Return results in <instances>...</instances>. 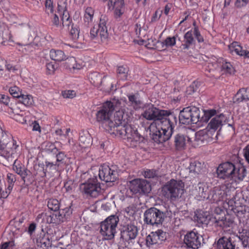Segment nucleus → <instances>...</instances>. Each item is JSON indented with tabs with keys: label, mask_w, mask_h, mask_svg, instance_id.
<instances>
[{
	"label": "nucleus",
	"mask_w": 249,
	"mask_h": 249,
	"mask_svg": "<svg viewBox=\"0 0 249 249\" xmlns=\"http://www.w3.org/2000/svg\"><path fill=\"white\" fill-rule=\"evenodd\" d=\"M166 218V212L151 207L144 213V222L147 225L158 226L161 225Z\"/></svg>",
	"instance_id": "9d476101"
},
{
	"label": "nucleus",
	"mask_w": 249,
	"mask_h": 249,
	"mask_svg": "<svg viewBox=\"0 0 249 249\" xmlns=\"http://www.w3.org/2000/svg\"><path fill=\"white\" fill-rule=\"evenodd\" d=\"M128 98L129 102L131 106H133L134 107L141 104V101H140L138 95L134 94L129 95L128 96Z\"/></svg>",
	"instance_id": "79ce46f5"
},
{
	"label": "nucleus",
	"mask_w": 249,
	"mask_h": 249,
	"mask_svg": "<svg viewBox=\"0 0 249 249\" xmlns=\"http://www.w3.org/2000/svg\"><path fill=\"white\" fill-rule=\"evenodd\" d=\"M40 243L41 244V247L44 245V247H48L51 246V243L50 242L49 238H43L40 240Z\"/></svg>",
	"instance_id": "69168bd1"
},
{
	"label": "nucleus",
	"mask_w": 249,
	"mask_h": 249,
	"mask_svg": "<svg viewBox=\"0 0 249 249\" xmlns=\"http://www.w3.org/2000/svg\"><path fill=\"white\" fill-rule=\"evenodd\" d=\"M184 184L181 180L171 179L163 187V194L171 201H176L184 193Z\"/></svg>",
	"instance_id": "0eeeda50"
},
{
	"label": "nucleus",
	"mask_w": 249,
	"mask_h": 249,
	"mask_svg": "<svg viewBox=\"0 0 249 249\" xmlns=\"http://www.w3.org/2000/svg\"><path fill=\"white\" fill-rule=\"evenodd\" d=\"M158 175V172L155 170L147 169L144 171L143 176L146 178H153L157 176Z\"/></svg>",
	"instance_id": "49530a36"
},
{
	"label": "nucleus",
	"mask_w": 249,
	"mask_h": 249,
	"mask_svg": "<svg viewBox=\"0 0 249 249\" xmlns=\"http://www.w3.org/2000/svg\"><path fill=\"white\" fill-rule=\"evenodd\" d=\"M79 141L81 146L84 147L89 146L91 142V138L89 134L81 135L79 137Z\"/></svg>",
	"instance_id": "c9c22d12"
},
{
	"label": "nucleus",
	"mask_w": 249,
	"mask_h": 249,
	"mask_svg": "<svg viewBox=\"0 0 249 249\" xmlns=\"http://www.w3.org/2000/svg\"><path fill=\"white\" fill-rule=\"evenodd\" d=\"M224 190L215 188L210 191L208 196V199L212 203L217 202L224 199Z\"/></svg>",
	"instance_id": "4be33fe9"
},
{
	"label": "nucleus",
	"mask_w": 249,
	"mask_h": 249,
	"mask_svg": "<svg viewBox=\"0 0 249 249\" xmlns=\"http://www.w3.org/2000/svg\"><path fill=\"white\" fill-rule=\"evenodd\" d=\"M194 35H195L197 41L199 42H201L204 41L203 38L200 35V33L197 27L194 28Z\"/></svg>",
	"instance_id": "052dcab7"
},
{
	"label": "nucleus",
	"mask_w": 249,
	"mask_h": 249,
	"mask_svg": "<svg viewBox=\"0 0 249 249\" xmlns=\"http://www.w3.org/2000/svg\"><path fill=\"white\" fill-rule=\"evenodd\" d=\"M164 43L166 46H174L176 43V38L174 36H173L172 37H168L166 38V39L165 40Z\"/></svg>",
	"instance_id": "13d9d810"
},
{
	"label": "nucleus",
	"mask_w": 249,
	"mask_h": 249,
	"mask_svg": "<svg viewBox=\"0 0 249 249\" xmlns=\"http://www.w3.org/2000/svg\"><path fill=\"white\" fill-rule=\"evenodd\" d=\"M239 239V245L241 242L244 248H246L249 245V230L243 229L241 232H239V235H237Z\"/></svg>",
	"instance_id": "7c9ffc66"
},
{
	"label": "nucleus",
	"mask_w": 249,
	"mask_h": 249,
	"mask_svg": "<svg viewBox=\"0 0 249 249\" xmlns=\"http://www.w3.org/2000/svg\"><path fill=\"white\" fill-rule=\"evenodd\" d=\"M247 173L246 169L242 165H235V171H234L231 179L235 181L243 180L246 177Z\"/></svg>",
	"instance_id": "a878e982"
},
{
	"label": "nucleus",
	"mask_w": 249,
	"mask_h": 249,
	"mask_svg": "<svg viewBox=\"0 0 249 249\" xmlns=\"http://www.w3.org/2000/svg\"><path fill=\"white\" fill-rule=\"evenodd\" d=\"M138 231V227L133 224L124 226L121 231V238L125 242H129L136 238Z\"/></svg>",
	"instance_id": "f3484780"
},
{
	"label": "nucleus",
	"mask_w": 249,
	"mask_h": 249,
	"mask_svg": "<svg viewBox=\"0 0 249 249\" xmlns=\"http://www.w3.org/2000/svg\"><path fill=\"white\" fill-rule=\"evenodd\" d=\"M56 214H57V218H58V224L61 223L62 222H64V221L65 219L66 214L64 213V211H61L59 212L56 211L55 212Z\"/></svg>",
	"instance_id": "603ef678"
},
{
	"label": "nucleus",
	"mask_w": 249,
	"mask_h": 249,
	"mask_svg": "<svg viewBox=\"0 0 249 249\" xmlns=\"http://www.w3.org/2000/svg\"><path fill=\"white\" fill-rule=\"evenodd\" d=\"M234 103L249 101V89L246 88L240 89L233 99Z\"/></svg>",
	"instance_id": "b1692460"
},
{
	"label": "nucleus",
	"mask_w": 249,
	"mask_h": 249,
	"mask_svg": "<svg viewBox=\"0 0 249 249\" xmlns=\"http://www.w3.org/2000/svg\"><path fill=\"white\" fill-rule=\"evenodd\" d=\"M89 78L90 83L94 86H97L102 84V76L97 72L91 73Z\"/></svg>",
	"instance_id": "2f4dec72"
},
{
	"label": "nucleus",
	"mask_w": 249,
	"mask_h": 249,
	"mask_svg": "<svg viewBox=\"0 0 249 249\" xmlns=\"http://www.w3.org/2000/svg\"><path fill=\"white\" fill-rule=\"evenodd\" d=\"M142 116L147 120L156 121L150 124V129L156 124L160 125V130L158 129L153 134V140L155 142L163 143L171 138L177 124V116L175 114L167 110L159 109L152 105L145 108Z\"/></svg>",
	"instance_id": "f257e3e1"
},
{
	"label": "nucleus",
	"mask_w": 249,
	"mask_h": 249,
	"mask_svg": "<svg viewBox=\"0 0 249 249\" xmlns=\"http://www.w3.org/2000/svg\"><path fill=\"white\" fill-rule=\"evenodd\" d=\"M148 28L147 25H145L143 23H141L139 21L135 25V30L136 35L140 38L144 37L147 34Z\"/></svg>",
	"instance_id": "c756f323"
},
{
	"label": "nucleus",
	"mask_w": 249,
	"mask_h": 249,
	"mask_svg": "<svg viewBox=\"0 0 249 249\" xmlns=\"http://www.w3.org/2000/svg\"><path fill=\"white\" fill-rule=\"evenodd\" d=\"M120 102L119 101H107L101 108L96 113L98 122H102L105 128H108V123L110 121V116L114 110L119 107Z\"/></svg>",
	"instance_id": "6e6552de"
},
{
	"label": "nucleus",
	"mask_w": 249,
	"mask_h": 249,
	"mask_svg": "<svg viewBox=\"0 0 249 249\" xmlns=\"http://www.w3.org/2000/svg\"><path fill=\"white\" fill-rule=\"evenodd\" d=\"M195 40L191 31L187 32L184 36L183 43L182 44L183 49L188 50L195 44Z\"/></svg>",
	"instance_id": "c85d7f7f"
},
{
	"label": "nucleus",
	"mask_w": 249,
	"mask_h": 249,
	"mask_svg": "<svg viewBox=\"0 0 249 249\" xmlns=\"http://www.w3.org/2000/svg\"><path fill=\"white\" fill-rule=\"evenodd\" d=\"M100 0L105 2L107 0ZM108 6L109 9H115V14L118 17H120L124 13V0H109Z\"/></svg>",
	"instance_id": "aec40b11"
},
{
	"label": "nucleus",
	"mask_w": 249,
	"mask_h": 249,
	"mask_svg": "<svg viewBox=\"0 0 249 249\" xmlns=\"http://www.w3.org/2000/svg\"><path fill=\"white\" fill-rule=\"evenodd\" d=\"M18 148V145H17L13 140L6 144L5 148L1 151V156L7 160L8 164L13 163V170L21 177L24 184H26L27 181L26 178L31 176L32 174L24 165L18 162L17 158L19 155Z\"/></svg>",
	"instance_id": "7ed1b4c3"
},
{
	"label": "nucleus",
	"mask_w": 249,
	"mask_h": 249,
	"mask_svg": "<svg viewBox=\"0 0 249 249\" xmlns=\"http://www.w3.org/2000/svg\"><path fill=\"white\" fill-rule=\"evenodd\" d=\"M46 69L49 74H52L55 70L56 66L54 63L50 62L46 64Z\"/></svg>",
	"instance_id": "864d4df0"
},
{
	"label": "nucleus",
	"mask_w": 249,
	"mask_h": 249,
	"mask_svg": "<svg viewBox=\"0 0 249 249\" xmlns=\"http://www.w3.org/2000/svg\"><path fill=\"white\" fill-rule=\"evenodd\" d=\"M9 91L14 98H19L20 97V95H21L19 89L16 86L10 88L9 89Z\"/></svg>",
	"instance_id": "c03bdc74"
},
{
	"label": "nucleus",
	"mask_w": 249,
	"mask_h": 249,
	"mask_svg": "<svg viewBox=\"0 0 249 249\" xmlns=\"http://www.w3.org/2000/svg\"><path fill=\"white\" fill-rule=\"evenodd\" d=\"M249 2V0H236L235 6L237 8H241L245 6Z\"/></svg>",
	"instance_id": "bf43d9fd"
},
{
	"label": "nucleus",
	"mask_w": 249,
	"mask_h": 249,
	"mask_svg": "<svg viewBox=\"0 0 249 249\" xmlns=\"http://www.w3.org/2000/svg\"><path fill=\"white\" fill-rule=\"evenodd\" d=\"M146 242L148 246L161 244L157 235V232H151V233L146 237Z\"/></svg>",
	"instance_id": "473e14b6"
},
{
	"label": "nucleus",
	"mask_w": 249,
	"mask_h": 249,
	"mask_svg": "<svg viewBox=\"0 0 249 249\" xmlns=\"http://www.w3.org/2000/svg\"><path fill=\"white\" fill-rule=\"evenodd\" d=\"M235 171V165L231 162H226L220 164L217 168L218 177L220 178H232Z\"/></svg>",
	"instance_id": "2eb2a0df"
},
{
	"label": "nucleus",
	"mask_w": 249,
	"mask_h": 249,
	"mask_svg": "<svg viewBox=\"0 0 249 249\" xmlns=\"http://www.w3.org/2000/svg\"><path fill=\"white\" fill-rule=\"evenodd\" d=\"M229 50L231 53H235L239 55L249 58V52L243 50L242 47L237 42H233L229 45Z\"/></svg>",
	"instance_id": "5701e85b"
},
{
	"label": "nucleus",
	"mask_w": 249,
	"mask_h": 249,
	"mask_svg": "<svg viewBox=\"0 0 249 249\" xmlns=\"http://www.w3.org/2000/svg\"><path fill=\"white\" fill-rule=\"evenodd\" d=\"M119 107L116 109L113 117L110 118L108 123V128L106 129L110 134L119 135L126 140V142L130 147H135L142 142L144 138L142 136L137 129L128 124V115L123 109Z\"/></svg>",
	"instance_id": "f03ea898"
},
{
	"label": "nucleus",
	"mask_w": 249,
	"mask_h": 249,
	"mask_svg": "<svg viewBox=\"0 0 249 249\" xmlns=\"http://www.w3.org/2000/svg\"><path fill=\"white\" fill-rule=\"evenodd\" d=\"M56 162H61L63 163L64 160L66 157V155L63 152H59L58 154H56Z\"/></svg>",
	"instance_id": "6e6d98bb"
},
{
	"label": "nucleus",
	"mask_w": 249,
	"mask_h": 249,
	"mask_svg": "<svg viewBox=\"0 0 249 249\" xmlns=\"http://www.w3.org/2000/svg\"><path fill=\"white\" fill-rule=\"evenodd\" d=\"M221 68L222 70L230 74L232 73L234 71L233 67L229 62H226L223 63Z\"/></svg>",
	"instance_id": "a18cd8bd"
},
{
	"label": "nucleus",
	"mask_w": 249,
	"mask_h": 249,
	"mask_svg": "<svg viewBox=\"0 0 249 249\" xmlns=\"http://www.w3.org/2000/svg\"><path fill=\"white\" fill-rule=\"evenodd\" d=\"M50 56L52 60L58 62L65 60L67 58L64 53L59 50L52 49L50 51Z\"/></svg>",
	"instance_id": "cd10ccee"
},
{
	"label": "nucleus",
	"mask_w": 249,
	"mask_h": 249,
	"mask_svg": "<svg viewBox=\"0 0 249 249\" xmlns=\"http://www.w3.org/2000/svg\"><path fill=\"white\" fill-rule=\"evenodd\" d=\"M10 102V97L4 94H1L0 96V102L2 103L6 106H9Z\"/></svg>",
	"instance_id": "5fc2aeb1"
},
{
	"label": "nucleus",
	"mask_w": 249,
	"mask_h": 249,
	"mask_svg": "<svg viewBox=\"0 0 249 249\" xmlns=\"http://www.w3.org/2000/svg\"><path fill=\"white\" fill-rule=\"evenodd\" d=\"M106 18L102 16L98 24L93 27L90 31L89 38L95 43H106L108 34L106 26Z\"/></svg>",
	"instance_id": "423d86ee"
},
{
	"label": "nucleus",
	"mask_w": 249,
	"mask_h": 249,
	"mask_svg": "<svg viewBox=\"0 0 249 249\" xmlns=\"http://www.w3.org/2000/svg\"><path fill=\"white\" fill-rule=\"evenodd\" d=\"M207 213H199L196 214V220L198 223L202 224H208L209 218Z\"/></svg>",
	"instance_id": "58836bf2"
},
{
	"label": "nucleus",
	"mask_w": 249,
	"mask_h": 249,
	"mask_svg": "<svg viewBox=\"0 0 249 249\" xmlns=\"http://www.w3.org/2000/svg\"><path fill=\"white\" fill-rule=\"evenodd\" d=\"M21 40L24 43V44H21L20 43H18V44L19 45H24L26 46V48L25 49L26 50L27 49L29 52H32L33 51V46L31 45L30 44L28 43V41H30L32 40L33 37L30 36L29 35H27L25 36H22L21 37Z\"/></svg>",
	"instance_id": "e433bc0d"
},
{
	"label": "nucleus",
	"mask_w": 249,
	"mask_h": 249,
	"mask_svg": "<svg viewBox=\"0 0 249 249\" xmlns=\"http://www.w3.org/2000/svg\"><path fill=\"white\" fill-rule=\"evenodd\" d=\"M47 206L49 209L56 212L59 209L60 203L56 199H50L48 201Z\"/></svg>",
	"instance_id": "4c0bfd02"
},
{
	"label": "nucleus",
	"mask_w": 249,
	"mask_h": 249,
	"mask_svg": "<svg viewBox=\"0 0 249 249\" xmlns=\"http://www.w3.org/2000/svg\"><path fill=\"white\" fill-rule=\"evenodd\" d=\"M128 69L124 66L118 67L117 71L118 77L122 80H126L127 77Z\"/></svg>",
	"instance_id": "f704fd0d"
},
{
	"label": "nucleus",
	"mask_w": 249,
	"mask_h": 249,
	"mask_svg": "<svg viewBox=\"0 0 249 249\" xmlns=\"http://www.w3.org/2000/svg\"><path fill=\"white\" fill-rule=\"evenodd\" d=\"M198 89L197 82L193 83L190 86H189L186 89V94L187 95L192 94L194 92L196 91Z\"/></svg>",
	"instance_id": "de8ad7c7"
},
{
	"label": "nucleus",
	"mask_w": 249,
	"mask_h": 249,
	"mask_svg": "<svg viewBox=\"0 0 249 249\" xmlns=\"http://www.w3.org/2000/svg\"><path fill=\"white\" fill-rule=\"evenodd\" d=\"M200 113L199 108L195 106L188 107L180 111L177 119L178 118L179 124L185 125L196 124L199 122H207L216 114V111L215 109L205 111L201 117Z\"/></svg>",
	"instance_id": "20e7f679"
},
{
	"label": "nucleus",
	"mask_w": 249,
	"mask_h": 249,
	"mask_svg": "<svg viewBox=\"0 0 249 249\" xmlns=\"http://www.w3.org/2000/svg\"><path fill=\"white\" fill-rule=\"evenodd\" d=\"M7 181L8 183L10 184H13L16 181V178L15 175L11 174V173H8L7 175Z\"/></svg>",
	"instance_id": "0e129e2a"
},
{
	"label": "nucleus",
	"mask_w": 249,
	"mask_h": 249,
	"mask_svg": "<svg viewBox=\"0 0 249 249\" xmlns=\"http://www.w3.org/2000/svg\"><path fill=\"white\" fill-rule=\"evenodd\" d=\"M119 221L118 216L111 215L101 223L100 233L106 239L111 240L114 238Z\"/></svg>",
	"instance_id": "1a4fd4ad"
},
{
	"label": "nucleus",
	"mask_w": 249,
	"mask_h": 249,
	"mask_svg": "<svg viewBox=\"0 0 249 249\" xmlns=\"http://www.w3.org/2000/svg\"><path fill=\"white\" fill-rule=\"evenodd\" d=\"M46 216V221L48 223L58 224V218H57V214L55 212H53L50 215Z\"/></svg>",
	"instance_id": "37998d69"
},
{
	"label": "nucleus",
	"mask_w": 249,
	"mask_h": 249,
	"mask_svg": "<svg viewBox=\"0 0 249 249\" xmlns=\"http://www.w3.org/2000/svg\"><path fill=\"white\" fill-rule=\"evenodd\" d=\"M36 227V225L35 223H32L30 224L28 230V233L31 236L33 233L35 232Z\"/></svg>",
	"instance_id": "338daca9"
},
{
	"label": "nucleus",
	"mask_w": 249,
	"mask_h": 249,
	"mask_svg": "<svg viewBox=\"0 0 249 249\" xmlns=\"http://www.w3.org/2000/svg\"><path fill=\"white\" fill-rule=\"evenodd\" d=\"M80 188L83 193L92 197L98 196L102 191L96 176L89 178L86 182L82 183Z\"/></svg>",
	"instance_id": "9b49d317"
},
{
	"label": "nucleus",
	"mask_w": 249,
	"mask_h": 249,
	"mask_svg": "<svg viewBox=\"0 0 249 249\" xmlns=\"http://www.w3.org/2000/svg\"><path fill=\"white\" fill-rule=\"evenodd\" d=\"M57 13L61 18L62 26L69 28L72 23V21L67 10L66 3L65 2L60 1L58 2Z\"/></svg>",
	"instance_id": "a211bd4d"
},
{
	"label": "nucleus",
	"mask_w": 249,
	"mask_h": 249,
	"mask_svg": "<svg viewBox=\"0 0 249 249\" xmlns=\"http://www.w3.org/2000/svg\"><path fill=\"white\" fill-rule=\"evenodd\" d=\"M243 152L245 160L249 164V144L244 148Z\"/></svg>",
	"instance_id": "e2e57ef3"
},
{
	"label": "nucleus",
	"mask_w": 249,
	"mask_h": 249,
	"mask_svg": "<svg viewBox=\"0 0 249 249\" xmlns=\"http://www.w3.org/2000/svg\"><path fill=\"white\" fill-rule=\"evenodd\" d=\"M155 232H157V235H158V237L159 238V240L160 243L166 239V233L163 231L161 230H158Z\"/></svg>",
	"instance_id": "8fccbe9b"
},
{
	"label": "nucleus",
	"mask_w": 249,
	"mask_h": 249,
	"mask_svg": "<svg viewBox=\"0 0 249 249\" xmlns=\"http://www.w3.org/2000/svg\"><path fill=\"white\" fill-rule=\"evenodd\" d=\"M215 222L217 225L222 228L231 227L233 224V219L229 215L225 216V214L222 216H215Z\"/></svg>",
	"instance_id": "412c9836"
},
{
	"label": "nucleus",
	"mask_w": 249,
	"mask_h": 249,
	"mask_svg": "<svg viewBox=\"0 0 249 249\" xmlns=\"http://www.w3.org/2000/svg\"><path fill=\"white\" fill-rule=\"evenodd\" d=\"M45 6L46 11L48 13H53V2L51 0H46Z\"/></svg>",
	"instance_id": "4d7b16f0"
},
{
	"label": "nucleus",
	"mask_w": 249,
	"mask_h": 249,
	"mask_svg": "<svg viewBox=\"0 0 249 249\" xmlns=\"http://www.w3.org/2000/svg\"><path fill=\"white\" fill-rule=\"evenodd\" d=\"M46 168L52 169L53 171H58L59 169V163L57 162L54 164L53 162H46Z\"/></svg>",
	"instance_id": "3c124183"
},
{
	"label": "nucleus",
	"mask_w": 249,
	"mask_h": 249,
	"mask_svg": "<svg viewBox=\"0 0 249 249\" xmlns=\"http://www.w3.org/2000/svg\"><path fill=\"white\" fill-rule=\"evenodd\" d=\"M227 120L226 117L223 114L214 116L208 124L207 127L208 131L203 130L197 132L196 139L203 143L209 142L211 140V138L209 137V134L211 133V130L215 131L219 128L221 129V126L226 123Z\"/></svg>",
	"instance_id": "39448f33"
},
{
	"label": "nucleus",
	"mask_w": 249,
	"mask_h": 249,
	"mask_svg": "<svg viewBox=\"0 0 249 249\" xmlns=\"http://www.w3.org/2000/svg\"><path fill=\"white\" fill-rule=\"evenodd\" d=\"M239 239L235 235L220 237L217 241V249H238Z\"/></svg>",
	"instance_id": "ddd939ff"
},
{
	"label": "nucleus",
	"mask_w": 249,
	"mask_h": 249,
	"mask_svg": "<svg viewBox=\"0 0 249 249\" xmlns=\"http://www.w3.org/2000/svg\"><path fill=\"white\" fill-rule=\"evenodd\" d=\"M13 245L12 242H6L0 245V249H10L9 246Z\"/></svg>",
	"instance_id": "774afa93"
},
{
	"label": "nucleus",
	"mask_w": 249,
	"mask_h": 249,
	"mask_svg": "<svg viewBox=\"0 0 249 249\" xmlns=\"http://www.w3.org/2000/svg\"><path fill=\"white\" fill-rule=\"evenodd\" d=\"M188 138L182 134H178L174 137V145L178 150H182L185 149L186 141Z\"/></svg>",
	"instance_id": "393cba45"
},
{
	"label": "nucleus",
	"mask_w": 249,
	"mask_h": 249,
	"mask_svg": "<svg viewBox=\"0 0 249 249\" xmlns=\"http://www.w3.org/2000/svg\"><path fill=\"white\" fill-rule=\"evenodd\" d=\"M224 199L226 200H228V204L231 206L233 205V204L235 203L236 197L237 196V192L234 188L229 189L227 187L226 190H224Z\"/></svg>",
	"instance_id": "bb28decb"
},
{
	"label": "nucleus",
	"mask_w": 249,
	"mask_h": 249,
	"mask_svg": "<svg viewBox=\"0 0 249 249\" xmlns=\"http://www.w3.org/2000/svg\"><path fill=\"white\" fill-rule=\"evenodd\" d=\"M128 186L134 194H148L151 190L150 183L145 179L136 178L130 181Z\"/></svg>",
	"instance_id": "f8f14e48"
},
{
	"label": "nucleus",
	"mask_w": 249,
	"mask_h": 249,
	"mask_svg": "<svg viewBox=\"0 0 249 249\" xmlns=\"http://www.w3.org/2000/svg\"><path fill=\"white\" fill-rule=\"evenodd\" d=\"M98 176L101 180L106 182H114L118 178L117 171L107 165L102 166L99 168Z\"/></svg>",
	"instance_id": "4468645a"
},
{
	"label": "nucleus",
	"mask_w": 249,
	"mask_h": 249,
	"mask_svg": "<svg viewBox=\"0 0 249 249\" xmlns=\"http://www.w3.org/2000/svg\"><path fill=\"white\" fill-rule=\"evenodd\" d=\"M209 188L203 183H199L196 187L195 189L192 191V195L198 200H202L204 199H208L209 195Z\"/></svg>",
	"instance_id": "6ab92c4d"
},
{
	"label": "nucleus",
	"mask_w": 249,
	"mask_h": 249,
	"mask_svg": "<svg viewBox=\"0 0 249 249\" xmlns=\"http://www.w3.org/2000/svg\"><path fill=\"white\" fill-rule=\"evenodd\" d=\"M62 95L65 98H73L76 93L74 90H65L62 92Z\"/></svg>",
	"instance_id": "09e8293b"
},
{
	"label": "nucleus",
	"mask_w": 249,
	"mask_h": 249,
	"mask_svg": "<svg viewBox=\"0 0 249 249\" xmlns=\"http://www.w3.org/2000/svg\"><path fill=\"white\" fill-rule=\"evenodd\" d=\"M203 240L201 235L193 231L187 233L184 238V243L188 248L193 249H197L201 245V242Z\"/></svg>",
	"instance_id": "dca6fc26"
},
{
	"label": "nucleus",
	"mask_w": 249,
	"mask_h": 249,
	"mask_svg": "<svg viewBox=\"0 0 249 249\" xmlns=\"http://www.w3.org/2000/svg\"><path fill=\"white\" fill-rule=\"evenodd\" d=\"M71 29L70 30V34L73 40H76L79 38L80 30L79 27L76 25H74L73 23L71 25Z\"/></svg>",
	"instance_id": "a19ab883"
},
{
	"label": "nucleus",
	"mask_w": 249,
	"mask_h": 249,
	"mask_svg": "<svg viewBox=\"0 0 249 249\" xmlns=\"http://www.w3.org/2000/svg\"><path fill=\"white\" fill-rule=\"evenodd\" d=\"M20 101L26 106H29L33 104V100L31 95H20Z\"/></svg>",
	"instance_id": "ea45409f"
},
{
	"label": "nucleus",
	"mask_w": 249,
	"mask_h": 249,
	"mask_svg": "<svg viewBox=\"0 0 249 249\" xmlns=\"http://www.w3.org/2000/svg\"><path fill=\"white\" fill-rule=\"evenodd\" d=\"M75 62H76V61H75V58L74 57H71L68 59L67 63H68L70 64L69 65L70 68H72L73 69H79L80 68L77 67V65H76Z\"/></svg>",
	"instance_id": "680f3d73"
},
{
	"label": "nucleus",
	"mask_w": 249,
	"mask_h": 249,
	"mask_svg": "<svg viewBox=\"0 0 249 249\" xmlns=\"http://www.w3.org/2000/svg\"><path fill=\"white\" fill-rule=\"evenodd\" d=\"M189 169L190 173L199 174L201 172L202 165L198 161H194L190 163Z\"/></svg>",
	"instance_id": "72a5a7b5"
}]
</instances>
